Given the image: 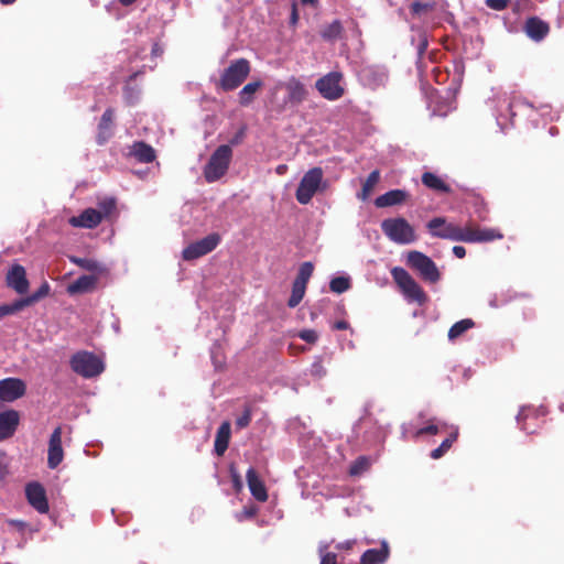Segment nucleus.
Masks as SVG:
<instances>
[{
	"label": "nucleus",
	"instance_id": "1",
	"mask_svg": "<svg viewBox=\"0 0 564 564\" xmlns=\"http://www.w3.org/2000/svg\"><path fill=\"white\" fill-rule=\"evenodd\" d=\"M531 110L538 112L541 117L554 120L558 117L557 112L552 113L550 106L541 105L536 110L533 104L527 101L521 97H509L506 94L500 96L497 100L495 109V117L498 127L505 132L510 126H512V119L518 112H524Z\"/></svg>",
	"mask_w": 564,
	"mask_h": 564
},
{
	"label": "nucleus",
	"instance_id": "2",
	"mask_svg": "<svg viewBox=\"0 0 564 564\" xmlns=\"http://www.w3.org/2000/svg\"><path fill=\"white\" fill-rule=\"evenodd\" d=\"M328 181L324 178L322 167H312L302 176L295 192L296 200L307 205L317 193H324L328 188Z\"/></svg>",
	"mask_w": 564,
	"mask_h": 564
},
{
	"label": "nucleus",
	"instance_id": "3",
	"mask_svg": "<svg viewBox=\"0 0 564 564\" xmlns=\"http://www.w3.org/2000/svg\"><path fill=\"white\" fill-rule=\"evenodd\" d=\"M381 230L390 241L398 245H410L417 239L413 226L403 217L383 219Z\"/></svg>",
	"mask_w": 564,
	"mask_h": 564
},
{
	"label": "nucleus",
	"instance_id": "4",
	"mask_svg": "<svg viewBox=\"0 0 564 564\" xmlns=\"http://www.w3.org/2000/svg\"><path fill=\"white\" fill-rule=\"evenodd\" d=\"M232 159V149L229 144L219 145L210 155L204 166V177L207 183H214L220 180L228 171Z\"/></svg>",
	"mask_w": 564,
	"mask_h": 564
},
{
	"label": "nucleus",
	"instance_id": "5",
	"mask_svg": "<svg viewBox=\"0 0 564 564\" xmlns=\"http://www.w3.org/2000/svg\"><path fill=\"white\" fill-rule=\"evenodd\" d=\"M69 365L75 373L86 379L95 378L105 370L102 360L94 352L86 350L74 354Z\"/></svg>",
	"mask_w": 564,
	"mask_h": 564
},
{
	"label": "nucleus",
	"instance_id": "6",
	"mask_svg": "<svg viewBox=\"0 0 564 564\" xmlns=\"http://www.w3.org/2000/svg\"><path fill=\"white\" fill-rule=\"evenodd\" d=\"M405 263L425 282L436 283L441 279V273L435 262L421 251H409Z\"/></svg>",
	"mask_w": 564,
	"mask_h": 564
},
{
	"label": "nucleus",
	"instance_id": "7",
	"mask_svg": "<svg viewBox=\"0 0 564 564\" xmlns=\"http://www.w3.org/2000/svg\"><path fill=\"white\" fill-rule=\"evenodd\" d=\"M391 274L406 301L415 302L420 305L426 302L427 296L425 292L405 269L394 267L391 270Z\"/></svg>",
	"mask_w": 564,
	"mask_h": 564
},
{
	"label": "nucleus",
	"instance_id": "8",
	"mask_svg": "<svg viewBox=\"0 0 564 564\" xmlns=\"http://www.w3.org/2000/svg\"><path fill=\"white\" fill-rule=\"evenodd\" d=\"M250 73V63L246 58H238L224 69L220 76V86L224 90H234L239 87Z\"/></svg>",
	"mask_w": 564,
	"mask_h": 564
},
{
	"label": "nucleus",
	"instance_id": "9",
	"mask_svg": "<svg viewBox=\"0 0 564 564\" xmlns=\"http://www.w3.org/2000/svg\"><path fill=\"white\" fill-rule=\"evenodd\" d=\"M426 226L430 234L434 237L466 242V228L456 226L453 223H447L443 217L431 219Z\"/></svg>",
	"mask_w": 564,
	"mask_h": 564
},
{
	"label": "nucleus",
	"instance_id": "10",
	"mask_svg": "<svg viewBox=\"0 0 564 564\" xmlns=\"http://www.w3.org/2000/svg\"><path fill=\"white\" fill-rule=\"evenodd\" d=\"M343 75L339 72H330L316 80L317 91L327 100H338L343 97L345 88L343 86Z\"/></svg>",
	"mask_w": 564,
	"mask_h": 564
},
{
	"label": "nucleus",
	"instance_id": "11",
	"mask_svg": "<svg viewBox=\"0 0 564 564\" xmlns=\"http://www.w3.org/2000/svg\"><path fill=\"white\" fill-rule=\"evenodd\" d=\"M221 241L218 232H212L206 237L189 243L182 252L183 259L192 261L215 250Z\"/></svg>",
	"mask_w": 564,
	"mask_h": 564
},
{
	"label": "nucleus",
	"instance_id": "12",
	"mask_svg": "<svg viewBox=\"0 0 564 564\" xmlns=\"http://www.w3.org/2000/svg\"><path fill=\"white\" fill-rule=\"evenodd\" d=\"M360 83L370 89L383 87L389 79L388 70L383 66L366 65L358 73Z\"/></svg>",
	"mask_w": 564,
	"mask_h": 564
},
{
	"label": "nucleus",
	"instance_id": "13",
	"mask_svg": "<svg viewBox=\"0 0 564 564\" xmlns=\"http://www.w3.org/2000/svg\"><path fill=\"white\" fill-rule=\"evenodd\" d=\"M26 386L19 378H6L0 380V400L13 402L25 394Z\"/></svg>",
	"mask_w": 564,
	"mask_h": 564
},
{
	"label": "nucleus",
	"instance_id": "14",
	"mask_svg": "<svg viewBox=\"0 0 564 564\" xmlns=\"http://www.w3.org/2000/svg\"><path fill=\"white\" fill-rule=\"evenodd\" d=\"M25 496L30 506L39 513H47L50 506L44 487L36 481L30 482L25 487Z\"/></svg>",
	"mask_w": 564,
	"mask_h": 564
},
{
	"label": "nucleus",
	"instance_id": "15",
	"mask_svg": "<svg viewBox=\"0 0 564 564\" xmlns=\"http://www.w3.org/2000/svg\"><path fill=\"white\" fill-rule=\"evenodd\" d=\"M6 282L7 285L18 294L26 293L30 285L24 267L18 263L11 265L6 275Z\"/></svg>",
	"mask_w": 564,
	"mask_h": 564
},
{
	"label": "nucleus",
	"instance_id": "16",
	"mask_svg": "<svg viewBox=\"0 0 564 564\" xmlns=\"http://www.w3.org/2000/svg\"><path fill=\"white\" fill-rule=\"evenodd\" d=\"M64 458V452L62 447V427L57 426L51 434L48 441L47 451V466L51 469H55Z\"/></svg>",
	"mask_w": 564,
	"mask_h": 564
},
{
	"label": "nucleus",
	"instance_id": "17",
	"mask_svg": "<svg viewBox=\"0 0 564 564\" xmlns=\"http://www.w3.org/2000/svg\"><path fill=\"white\" fill-rule=\"evenodd\" d=\"M283 87L286 90L285 104L300 105L306 98L307 90L305 85L296 77H290Z\"/></svg>",
	"mask_w": 564,
	"mask_h": 564
},
{
	"label": "nucleus",
	"instance_id": "18",
	"mask_svg": "<svg viewBox=\"0 0 564 564\" xmlns=\"http://www.w3.org/2000/svg\"><path fill=\"white\" fill-rule=\"evenodd\" d=\"M104 216L100 212L94 208H87L83 210L78 216H73L69 218L68 223L70 226L75 228H95L97 227Z\"/></svg>",
	"mask_w": 564,
	"mask_h": 564
},
{
	"label": "nucleus",
	"instance_id": "19",
	"mask_svg": "<svg viewBox=\"0 0 564 564\" xmlns=\"http://www.w3.org/2000/svg\"><path fill=\"white\" fill-rule=\"evenodd\" d=\"M546 414V410L543 405L539 408H533L530 405H523L521 406L518 415H517V423L520 425V429L524 431L528 434H532L534 432V429L531 427V425L528 423L529 420H539L540 417H543Z\"/></svg>",
	"mask_w": 564,
	"mask_h": 564
},
{
	"label": "nucleus",
	"instance_id": "20",
	"mask_svg": "<svg viewBox=\"0 0 564 564\" xmlns=\"http://www.w3.org/2000/svg\"><path fill=\"white\" fill-rule=\"evenodd\" d=\"M19 422L18 411L11 409L0 412V442L10 438L15 433Z\"/></svg>",
	"mask_w": 564,
	"mask_h": 564
},
{
	"label": "nucleus",
	"instance_id": "21",
	"mask_svg": "<svg viewBox=\"0 0 564 564\" xmlns=\"http://www.w3.org/2000/svg\"><path fill=\"white\" fill-rule=\"evenodd\" d=\"M409 197V193L405 189H390L386 192L384 194L378 196L375 199V205L378 208H386L391 207L395 205L403 204Z\"/></svg>",
	"mask_w": 564,
	"mask_h": 564
},
{
	"label": "nucleus",
	"instance_id": "22",
	"mask_svg": "<svg viewBox=\"0 0 564 564\" xmlns=\"http://www.w3.org/2000/svg\"><path fill=\"white\" fill-rule=\"evenodd\" d=\"M524 31L531 40L540 42L547 35L550 28L543 20L532 17L525 21Z\"/></svg>",
	"mask_w": 564,
	"mask_h": 564
},
{
	"label": "nucleus",
	"instance_id": "23",
	"mask_svg": "<svg viewBox=\"0 0 564 564\" xmlns=\"http://www.w3.org/2000/svg\"><path fill=\"white\" fill-rule=\"evenodd\" d=\"M113 109L107 108L102 113L97 133V143L104 144L112 137Z\"/></svg>",
	"mask_w": 564,
	"mask_h": 564
},
{
	"label": "nucleus",
	"instance_id": "24",
	"mask_svg": "<svg viewBox=\"0 0 564 564\" xmlns=\"http://www.w3.org/2000/svg\"><path fill=\"white\" fill-rule=\"evenodd\" d=\"M247 482L248 487L250 489L251 495L257 499L258 501H265L268 499V492L267 489L262 482V480L257 475L254 468L250 467L247 470Z\"/></svg>",
	"mask_w": 564,
	"mask_h": 564
},
{
	"label": "nucleus",
	"instance_id": "25",
	"mask_svg": "<svg viewBox=\"0 0 564 564\" xmlns=\"http://www.w3.org/2000/svg\"><path fill=\"white\" fill-rule=\"evenodd\" d=\"M389 557V545L381 542L380 549H369L360 557V564H383Z\"/></svg>",
	"mask_w": 564,
	"mask_h": 564
},
{
	"label": "nucleus",
	"instance_id": "26",
	"mask_svg": "<svg viewBox=\"0 0 564 564\" xmlns=\"http://www.w3.org/2000/svg\"><path fill=\"white\" fill-rule=\"evenodd\" d=\"M466 242L474 243V242H487L492 241L496 239H501L502 235L492 228H485V229H469L466 228Z\"/></svg>",
	"mask_w": 564,
	"mask_h": 564
},
{
	"label": "nucleus",
	"instance_id": "27",
	"mask_svg": "<svg viewBox=\"0 0 564 564\" xmlns=\"http://www.w3.org/2000/svg\"><path fill=\"white\" fill-rule=\"evenodd\" d=\"M129 155L141 163H150L155 159L154 149L143 141L134 142L130 148Z\"/></svg>",
	"mask_w": 564,
	"mask_h": 564
},
{
	"label": "nucleus",
	"instance_id": "28",
	"mask_svg": "<svg viewBox=\"0 0 564 564\" xmlns=\"http://www.w3.org/2000/svg\"><path fill=\"white\" fill-rule=\"evenodd\" d=\"M97 279L94 275H82L67 286L69 294H79L91 291L96 285Z\"/></svg>",
	"mask_w": 564,
	"mask_h": 564
},
{
	"label": "nucleus",
	"instance_id": "29",
	"mask_svg": "<svg viewBox=\"0 0 564 564\" xmlns=\"http://www.w3.org/2000/svg\"><path fill=\"white\" fill-rule=\"evenodd\" d=\"M229 438H230V424L228 422H224L218 427L216 438H215V444H214L215 453L218 456H221L226 452L228 444H229Z\"/></svg>",
	"mask_w": 564,
	"mask_h": 564
},
{
	"label": "nucleus",
	"instance_id": "30",
	"mask_svg": "<svg viewBox=\"0 0 564 564\" xmlns=\"http://www.w3.org/2000/svg\"><path fill=\"white\" fill-rule=\"evenodd\" d=\"M422 183L426 187L442 193H448L451 189L449 186L441 177L432 172H425L422 175Z\"/></svg>",
	"mask_w": 564,
	"mask_h": 564
},
{
	"label": "nucleus",
	"instance_id": "31",
	"mask_svg": "<svg viewBox=\"0 0 564 564\" xmlns=\"http://www.w3.org/2000/svg\"><path fill=\"white\" fill-rule=\"evenodd\" d=\"M261 86H262L261 80H254V82H251V83H248L247 85H245L243 88L238 94L239 104L245 107L249 106L253 100L254 94L258 91V89Z\"/></svg>",
	"mask_w": 564,
	"mask_h": 564
},
{
	"label": "nucleus",
	"instance_id": "32",
	"mask_svg": "<svg viewBox=\"0 0 564 564\" xmlns=\"http://www.w3.org/2000/svg\"><path fill=\"white\" fill-rule=\"evenodd\" d=\"M379 180L380 172L378 170H373L364 182L361 191L357 193V198L361 202L367 200Z\"/></svg>",
	"mask_w": 564,
	"mask_h": 564
},
{
	"label": "nucleus",
	"instance_id": "33",
	"mask_svg": "<svg viewBox=\"0 0 564 564\" xmlns=\"http://www.w3.org/2000/svg\"><path fill=\"white\" fill-rule=\"evenodd\" d=\"M458 436V427L453 426L449 435L441 443L438 447L433 449L430 454L431 458L438 459L441 458L453 445V443L457 440Z\"/></svg>",
	"mask_w": 564,
	"mask_h": 564
},
{
	"label": "nucleus",
	"instance_id": "34",
	"mask_svg": "<svg viewBox=\"0 0 564 564\" xmlns=\"http://www.w3.org/2000/svg\"><path fill=\"white\" fill-rule=\"evenodd\" d=\"M475 325L474 321L470 318H464L456 322L448 330V339L451 341L460 337L465 332L473 328Z\"/></svg>",
	"mask_w": 564,
	"mask_h": 564
},
{
	"label": "nucleus",
	"instance_id": "35",
	"mask_svg": "<svg viewBox=\"0 0 564 564\" xmlns=\"http://www.w3.org/2000/svg\"><path fill=\"white\" fill-rule=\"evenodd\" d=\"M343 32V25L339 20H334L328 25L324 26V29L321 31V35L326 41H335L337 40Z\"/></svg>",
	"mask_w": 564,
	"mask_h": 564
},
{
	"label": "nucleus",
	"instance_id": "36",
	"mask_svg": "<svg viewBox=\"0 0 564 564\" xmlns=\"http://www.w3.org/2000/svg\"><path fill=\"white\" fill-rule=\"evenodd\" d=\"M351 288V279L349 275L335 276L329 282V289L336 294H341Z\"/></svg>",
	"mask_w": 564,
	"mask_h": 564
},
{
	"label": "nucleus",
	"instance_id": "37",
	"mask_svg": "<svg viewBox=\"0 0 564 564\" xmlns=\"http://www.w3.org/2000/svg\"><path fill=\"white\" fill-rule=\"evenodd\" d=\"M328 542H321L318 544L319 564H338L337 554L330 552Z\"/></svg>",
	"mask_w": 564,
	"mask_h": 564
},
{
	"label": "nucleus",
	"instance_id": "38",
	"mask_svg": "<svg viewBox=\"0 0 564 564\" xmlns=\"http://www.w3.org/2000/svg\"><path fill=\"white\" fill-rule=\"evenodd\" d=\"M306 285L297 282H293L292 293L288 301L289 307H296L304 297Z\"/></svg>",
	"mask_w": 564,
	"mask_h": 564
},
{
	"label": "nucleus",
	"instance_id": "39",
	"mask_svg": "<svg viewBox=\"0 0 564 564\" xmlns=\"http://www.w3.org/2000/svg\"><path fill=\"white\" fill-rule=\"evenodd\" d=\"M434 8L433 2L414 1L410 4V12L414 18L421 19L427 12L433 11Z\"/></svg>",
	"mask_w": 564,
	"mask_h": 564
},
{
	"label": "nucleus",
	"instance_id": "40",
	"mask_svg": "<svg viewBox=\"0 0 564 564\" xmlns=\"http://www.w3.org/2000/svg\"><path fill=\"white\" fill-rule=\"evenodd\" d=\"M69 260L72 263L78 265L79 268L84 269V270H87V271H98L100 265L99 263L94 260V259H90V258H79V257H76V256H72L69 257Z\"/></svg>",
	"mask_w": 564,
	"mask_h": 564
},
{
	"label": "nucleus",
	"instance_id": "41",
	"mask_svg": "<svg viewBox=\"0 0 564 564\" xmlns=\"http://www.w3.org/2000/svg\"><path fill=\"white\" fill-rule=\"evenodd\" d=\"M446 427L447 426H446L445 423L436 422L435 420H433L426 426L416 430L414 435L416 437L421 436V435H424V434L435 435V434H437L440 432L445 431Z\"/></svg>",
	"mask_w": 564,
	"mask_h": 564
},
{
	"label": "nucleus",
	"instance_id": "42",
	"mask_svg": "<svg viewBox=\"0 0 564 564\" xmlns=\"http://www.w3.org/2000/svg\"><path fill=\"white\" fill-rule=\"evenodd\" d=\"M370 466V459L366 456H359L350 466L349 473L357 476L366 471Z\"/></svg>",
	"mask_w": 564,
	"mask_h": 564
},
{
	"label": "nucleus",
	"instance_id": "43",
	"mask_svg": "<svg viewBox=\"0 0 564 564\" xmlns=\"http://www.w3.org/2000/svg\"><path fill=\"white\" fill-rule=\"evenodd\" d=\"M314 267L312 262H303L299 269V273L294 282L302 283L306 285L313 273Z\"/></svg>",
	"mask_w": 564,
	"mask_h": 564
},
{
	"label": "nucleus",
	"instance_id": "44",
	"mask_svg": "<svg viewBox=\"0 0 564 564\" xmlns=\"http://www.w3.org/2000/svg\"><path fill=\"white\" fill-rule=\"evenodd\" d=\"M50 284L47 282H43L41 284V286L35 291L33 292L32 294L28 295L29 300L31 301L32 305L36 302H39L40 300L44 299L45 296L48 295L50 293Z\"/></svg>",
	"mask_w": 564,
	"mask_h": 564
},
{
	"label": "nucleus",
	"instance_id": "45",
	"mask_svg": "<svg viewBox=\"0 0 564 564\" xmlns=\"http://www.w3.org/2000/svg\"><path fill=\"white\" fill-rule=\"evenodd\" d=\"M124 98L129 104H133L139 99L140 89L137 87H131L128 83L124 87Z\"/></svg>",
	"mask_w": 564,
	"mask_h": 564
},
{
	"label": "nucleus",
	"instance_id": "46",
	"mask_svg": "<svg viewBox=\"0 0 564 564\" xmlns=\"http://www.w3.org/2000/svg\"><path fill=\"white\" fill-rule=\"evenodd\" d=\"M299 337L308 344H314L318 339V334L314 329H303Z\"/></svg>",
	"mask_w": 564,
	"mask_h": 564
},
{
	"label": "nucleus",
	"instance_id": "47",
	"mask_svg": "<svg viewBox=\"0 0 564 564\" xmlns=\"http://www.w3.org/2000/svg\"><path fill=\"white\" fill-rule=\"evenodd\" d=\"M31 305H32V303H31V301L29 300L28 296L19 299V300H15L14 302L10 303V306H11V310H12L13 314L17 313V312H20L24 307H28V306H31Z\"/></svg>",
	"mask_w": 564,
	"mask_h": 564
},
{
	"label": "nucleus",
	"instance_id": "48",
	"mask_svg": "<svg viewBox=\"0 0 564 564\" xmlns=\"http://www.w3.org/2000/svg\"><path fill=\"white\" fill-rule=\"evenodd\" d=\"M230 477H231V482H232L234 489L236 491H240L243 488V482H242V479H241L239 473L232 466L230 467Z\"/></svg>",
	"mask_w": 564,
	"mask_h": 564
},
{
	"label": "nucleus",
	"instance_id": "49",
	"mask_svg": "<svg viewBox=\"0 0 564 564\" xmlns=\"http://www.w3.org/2000/svg\"><path fill=\"white\" fill-rule=\"evenodd\" d=\"M251 421V412L249 409H246L240 416L236 420V425L239 429H245L249 425Z\"/></svg>",
	"mask_w": 564,
	"mask_h": 564
},
{
	"label": "nucleus",
	"instance_id": "50",
	"mask_svg": "<svg viewBox=\"0 0 564 564\" xmlns=\"http://www.w3.org/2000/svg\"><path fill=\"white\" fill-rule=\"evenodd\" d=\"M510 0H486V6L492 10L501 11L505 10Z\"/></svg>",
	"mask_w": 564,
	"mask_h": 564
},
{
	"label": "nucleus",
	"instance_id": "51",
	"mask_svg": "<svg viewBox=\"0 0 564 564\" xmlns=\"http://www.w3.org/2000/svg\"><path fill=\"white\" fill-rule=\"evenodd\" d=\"M310 372L312 376H314L316 378H322L323 376H325L326 370L323 367L322 361L316 360L312 364Z\"/></svg>",
	"mask_w": 564,
	"mask_h": 564
},
{
	"label": "nucleus",
	"instance_id": "52",
	"mask_svg": "<svg viewBox=\"0 0 564 564\" xmlns=\"http://www.w3.org/2000/svg\"><path fill=\"white\" fill-rule=\"evenodd\" d=\"M257 512V508L254 507H245L243 510L236 514L238 521H243L246 519H251Z\"/></svg>",
	"mask_w": 564,
	"mask_h": 564
},
{
	"label": "nucleus",
	"instance_id": "53",
	"mask_svg": "<svg viewBox=\"0 0 564 564\" xmlns=\"http://www.w3.org/2000/svg\"><path fill=\"white\" fill-rule=\"evenodd\" d=\"M100 207H101V208H102V210H104L102 216H106V215L110 214V213L115 209V207H116V202H115V199L110 198V199H108V200L102 202V203L100 204Z\"/></svg>",
	"mask_w": 564,
	"mask_h": 564
},
{
	"label": "nucleus",
	"instance_id": "54",
	"mask_svg": "<svg viewBox=\"0 0 564 564\" xmlns=\"http://www.w3.org/2000/svg\"><path fill=\"white\" fill-rule=\"evenodd\" d=\"M8 524L17 528L19 531H24L26 523L22 520L11 519L8 520Z\"/></svg>",
	"mask_w": 564,
	"mask_h": 564
},
{
	"label": "nucleus",
	"instance_id": "55",
	"mask_svg": "<svg viewBox=\"0 0 564 564\" xmlns=\"http://www.w3.org/2000/svg\"><path fill=\"white\" fill-rule=\"evenodd\" d=\"M453 253L455 257L462 259L466 256V249L463 246H454Z\"/></svg>",
	"mask_w": 564,
	"mask_h": 564
},
{
	"label": "nucleus",
	"instance_id": "56",
	"mask_svg": "<svg viewBox=\"0 0 564 564\" xmlns=\"http://www.w3.org/2000/svg\"><path fill=\"white\" fill-rule=\"evenodd\" d=\"M11 314H13V313H12L10 304L0 305V318L4 317L7 315H11Z\"/></svg>",
	"mask_w": 564,
	"mask_h": 564
},
{
	"label": "nucleus",
	"instance_id": "57",
	"mask_svg": "<svg viewBox=\"0 0 564 564\" xmlns=\"http://www.w3.org/2000/svg\"><path fill=\"white\" fill-rule=\"evenodd\" d=\"M355 541L354 540H347V541H344V542H340L336 545V547L338 550H349L352 545H354Z\"/></svg>",
	"mask_w": 564,
	"mask_h": 564
},
{
	"label": "nucleus",
	"instance_id": "58",
	"mask_svg": "<svg viewBox=\"0 0 564 564\" xmlns=\"http://www.w3.org/2000/svg\"><path fill=\"white\" fill-rule=\"evenodd\" d=\"M333 327L338 330H345L349 328V324L346 321H337Z\"/></svg>",
	"mask_w": 564,
	"mask_h": 564
},
{
	"label": "nucleus",
	"instance_id": "59",
	"mask_svg": "<svg viewBox=\"0 0 564 564\" xmlns=\"http://www.w3.org/2000/svg\"><path fill=\"white\" fill-rule=\"evenodd\" d=\"M162 53H163L162 47L158 43H154L152 46V51H151L152 56L156 57V56L162 55Z\"/></svg>",
	"mask_w": 564,
	"mask_h": 564
},
{
	"label": "nucleus",
	"instance_id": "60",
	"mask_svg": "<svg viewBox=\"0 0 564 564\" xmlns=\"http://www.w3.org/2000/svg\"><path fill=\"white\" fill-rule=\"evenodd\" d=\"M218 349V346L215 344L213 346V348L210 349V355H212V359H213V362L215 364V367L217 368V361H216V350Z\"/></svg>",
	"mask_w": 564,
	"mask_h": 564
},
{
	"label": "nucleus",
	"instance_id": "61",
	"mask_svg": "<svg viewBox=\"0 0 564 564\" xmlns=\"http://www.w3.org/2000/svg\"><path fill=\"white\" fill-rule=\"evenodd\" d=\"M297 21V12L295 9V6L293 7L292 14H291V23L295 24Z\"/></svg>",
	"mask_w": 564,
	"mask_h": 564
},
{
	"label": "nucleus",
	"instance_id": "62",
	"mask_svg": "<svg viewBox=\"0 0 564 564\" xmlns=\"http://www.w3.org/2000/svg\"><path fill=\"white\" fill-rule=\"evenodd\" d=\"M426 46H427V42H426V41L422 42V43L420 44V46H419V53H420V54H423V52H424V50L426 48Z\"/></svg>",
	"mask_w": 564,
	"mask_h": 564
},
{
	"label": "nucleus",
	"instance_id": "63",
	"mask_svg": "<svg viewBox=\"0 0 564 564\" xmlns=\"http://www.w3.org/2000/svg\"><path fill=\"white\" fill-rule=\"evenodd\" d=\"M239 140H240V134H237L235 138H232V139L230 140L229 145L231 147V145H234V144H238V143H239Z\"/></svg>",
	"mask_w": 564,
	"mask_h": 564
},
{
	"label": "nucleus",
	"instance_id": "64",
	"mask_svg": "<svg viewBox=\"0 0 564 564\" xmlns=\"http://www.w3.org/2000/svg\"><path fill=\"white\" fill-rule=\"evenodd\" d=\"M303 4H311L314 6L317 3V0H301Z\"/></svg>",
	"mask_w": 564,
	"mask_h": 564
}]
</instances>
